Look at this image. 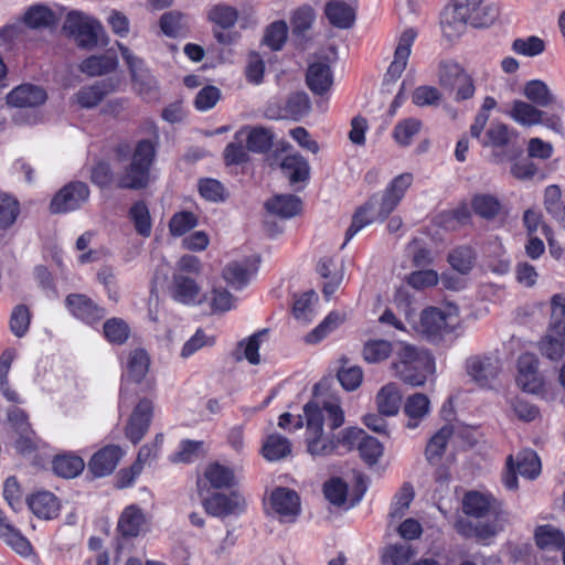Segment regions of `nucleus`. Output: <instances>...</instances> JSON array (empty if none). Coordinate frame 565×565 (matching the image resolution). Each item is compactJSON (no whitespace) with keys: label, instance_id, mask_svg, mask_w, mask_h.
<instances>
[{"label":"nucleus","instance_id":"nucleus-1","mask_svg":"<svg viewBox=\"0 0 565 565\" xmlns=\"http://www.w3.org/2000/svg\"><path fill=\"white\" fill-rule=\"evenodd\" d=\"M303 415L306 419L305 443L307 451L312 457L348 454L358 448L363 438V429L358 427H347L338 434H323L324 423L330 430H335L344 424V412L339 401H323L322 405L316 401H309L303 406Z\"/></svg>","mask_w":565,"mask_h":565},{"label":"nucleus","instance_id":"nucleus-2","mask_svg":"<svg viewBox=\"0 0 565 565\" xmlns=\"http://www.w3.org/2000/svg\"><path fill=\"white\" fill-rule=\"evenodd\" d=\"M499 502L491 493L467 491L461 500L465 516L454 522L455 531L465 539L488 540L497 534L494 522H480L490 514H498Z\"/></svg>","mask_w":565,"mask_h":565},{"label":"nucleus","instance_id":"nucleus-3","mask_svg":"<svg viewBox=\"0 0 565 565\" xmlns=\"http://www.w3.org/2000/svg\"><path fill=\"white\" fill-rule=\"evenodd\" d=\"M541 354L558 362V383L565 387V296L556 294L551 300V321L546 334L539 342Z\"/></svg>","mask_w":565,"mask_h":565},{"label":"nucleus","instance_id":"nucleus-4","mask_svg":"<svg viewBox=\"0 0 565 565\" xmlns=\"http://www.w3.org/2000/svg\"><path fill=\"white\" fill-rule=\"evenodd\" d=\"M152 139L139 140L132 152L131 160L118 175V185L124 189L139 190L149 184L150 168L156 156L159 139L157 127L151 124Z\"/></svg>","mask_w":565,"mask_h":565},{"label":"nucleus","instance_id":"nucleus-5","mask_svg":"<svg viewBox=\"0 0 565 565\" xmlns=\"http://www.w3.org/2000/svg\"><path fill=\"white\" fill-rule=\"evenodd\" d=\"M392 367L405 384L422 386L426 383L427 375L434 371L435 361L429 352L404 344L397 351Z\"/></svg>","mask_w":565,"mask_h":565},{"label":"nucleus","instance_id":"nucleus-6","mask_svg":"<svg viewBox=\"0 0 565 565\" xmlns=\"http://www.w3.org/2000/svg\"><path fill=\"white\" fill-rule=\"evenodd\" d=\"M63 30L73 36L79 47L94 49L104 35V28L99 21L79 12L67 14Z\"/></svg>","mask_w":565,"mask_h":565},{"label":"nucleus","instance_id":"nucleus-7","mask_svg":"<svg viewBox=\"0 0 565 565\" xmlns=\"http://www.w3.org/2000/svg\"><path fill=\"white\" fill-rule=\"evenodd\" d=\"M508 115L520 126L533 127L543 125L557 134H562V117L559 115L550 114L529 102L513 100Z\"/></svg>","mask_w":565,"mask_h":565},{"label":"nucleus","instance_id":"nucleus-8","mask_svg":"<svg viewBox=\"0 0 565 565\" xmlns=\"http://www.w3.org/2000/svg\"><path fill=\"white\" fill-rule=\"evenodd\" d=\"M438 82L441 87L455 90L456 102L470 99L476 92L473 78L454 61L440 62Z\"/></svg>","mask_w":565,"mask_h":565},{"label":"nucleus","instance_id":"nucleus-9","mask_svg":"<svg viewBox=\"0 0 565 565\" xmlns=\"http://www.w3.org/2000/svg\"><path fill=\"white\" fill-rule=\"evenodd\" d=\"M200 498L204 511L215 518L239 515L246 511V500L237 490H231L228 493L218 490Z\"/></svg>","mask_w":565,"mask_h":565},{"label":"nucleus","instance_id":"nucleus-10","mask_svg":"<svg viewBox=\"0 0 565 565\" xmlns=\"http://www.w3.org/2000/svg\"><path fill=\"white\" fill-rule=\"evenodd\" d=\"M64 303L73 318L94 329L100 326L107 313L105 307L98 305L85 294H70L66 296Z\"/></svg>","mask_w":565,"mask_h":565},{"label":"nucleus","instance_id":"nucleus-11","mask_svg":"<svg viewBox=\"0 0 565 565\" xmlns=\"http://www.w3.org/2000/svg\"><path fill=\"white\" fill-rule=\"evenodd\" d=\"M237 480L231 467L217 461L210 462L202 476L196 480L198 493L200 497L210 494L212 490H231L236 487Z\"/></svg>","mask_w":565,"mask_h":565},{"label":"nucleus","instance_id":"nucleus-12","mask_svg":"<svg viewBox=\"0 0 565 565\" xmlns=\"http://www.w3.org/2000/svg\"><path fill=\"white\" fill-rule=\"evenodd\" d=\"M412 182V173L397 175L382 195L372 196L367 207H360L356 212H365L367 209L377 210L379 212H392L403 199Z\"/></svg>","mask_w":565,"mask_h":565},{"label":"nucleus","instance_id":"nucleus-13","mask_svg":"<svg viewBox=\"0 0 565 565\" xmlns=\"http://www.w3.org/2000/svg\"><path fill=\"white\" fill-rule=\"evenodd\" d=\"M269 505L281 523H294L301 513L299 494L286 487H276L271 491Z\"/></svg>","mask_w":565,"mask_h":565},{"label":"nucleus","instance_id":"nucleus-14","mask_svg":"<svg viewBox=\"0 0 565 565\" xmlns=\"http://www.w3.org/2000/svg\"><path fill=\"white\" fill-rule=\"evenodd\" d=\"M122 58L127 63L135 87L140 95L151 98L157 92V81L145 66L143 61L134 55L130 50L121 43H117Z\"/></svg>","mask_w":565,"mask_h":565},{"label":"nucleus","instance_id":"nucleus-15","mask_svg":"<svg viewBox=\"0 0 565 565\" xmlns=\"http://www.w3.org/2000/svg\"><path fill=\"white\" fill-rule=\"evenodd\" d=\"M153 418V402L141 398L132 409L125 426V436L134 445L139 444L148 433Z\"/></svg>","mask_w":565,"mask_h":565},{"label":"nucleus","instance_id":"nucleus-16","mask_svg":"<svg viewBox=\"0 0 565 565\" xmlns=\"http://www.w3.org/2000/svg\"><path fill=\"white\" fill-rule=\"evenodd\" d=\"M419 330L430 342L436 343L451 333L455 327L450 315L439 308L428 307L422 311Z\"/></svg>","mask_w":565,"mask_h":565},{"label":"nucleus","instance_id":"nucleus-17","mask_svg":"<svg viewBox=\"0 0 565 565\" xmlns=\"http://www.w3.org/2000/svg\"><path fill=\"white\" fill-rule=\"evenodd\" d=\"M516 384L527 393L540 394L544 387V380L539 372V359L534 353H522L516 361Z\"/></svg>","mask_w":565,"mask_h":565},{"label":"nucleus","instance_id":"nucleus-18","mask_svg":"<svg viewBox=\"0 0 565 565\" xmlns=\"http://www.w3.org/2000/svg\"><path fill=\"white\" fill-rule=\"evenodd\" d=\"M89 190L86 183L74 181L64 185L52 199V212L79 210L88 201Z\"/></svg>","mask_w":565,"mask_h":565},{"label":"nucleus","instance_id":"nucleus-19","mask_svg":"<svg viewBox=\"0 0 565 565\" xmlns=\"http://www.w3.org/2000/svg\"><path fill=\"white\" fill-rule=\"evenodd\" d=\"M260 257L252 255L242 260L230 262L222 271L224 280L233 288L241 290L250 280V277L258 270Z\"/></svg>","mask_w":565,"mask_h":565},{"label":"nucleus","instance_id":"nucleus-20","mask_svg":"<svg viewBox=\"0 0 565 565\" xmlns=\"http://www.w3.org/2000/svg\"><path fill=\"white\" fill-rule=\"evenodd\" d=\"M0 540L22 558L36 555L30 540L11 523L2 509H0Z\"/></svg>","mask_w":565,"mask_h":565},{"label":"nucleus","instance_id":"nucleus-21","mask_svg":"<svg viewBox=\"0 0 565 565\" xmlns=\"http://www.w3.org/2000/svg\"><path fill=\"white\" fill-rule=\"evenodd\" d=\"M483 0H455L452 8L444 13L443 24L455 31H461L466 24L473 22Z\"/></svg>","mask_w":565,"mask_h":565},{"label":"nucleus","instance_id":"nucleus-22","mask_svg":"<svg viewBox=\"0 0 565 565\" xmlns=\"http://www.w3.org/2000/svg\"><path fill=\"white\" fill-rule=\"evenodd\" d=\"M30 511L40 520H54L61 512V500L51 491L40 490L25 499Z\"/></svg>","mask_w":565,"mask_h":565},{"label":"nucleus","instance_id":"nucleus-23","mask_svg":"<svg viewBox=\"0 0 565 565\" xmlns=\"http://www.w3.org/2000/svg\"><path fill=\"white\" fill-rule=\"evenodd\" d=\"M120 83L119 76H111L93 85L84 86L76 93V100L83 108H93L108 94L117 90Z\"/></svg>","mask_w":565,"mask_h":565},{"label":"nucleus","instance_id":"nucleus-24","mask_svg":"<svg viewBox=\"0 0 565 565\" xmlns=\"http://www.w3.org/2000/svg\"><path fill=\"white\" fill-rule=\"evenodd\" d=\"M500 372L499 360L490 356H472L467 360V373L480 387H490Z\"/></svg>","mask_w":565,"mask_h":565},{"label":"nucleus","instance_id":"nucleus-25","mask_svg":"<svg viewBox=\"0 0 565 565\" xmlns=\"http://www.w3.org/2000/svg\"><path fill=\"white\" fill-rule=\"evenodd\" d=\"M124 456V450L117 445H107L97 450L88 461V469L95 477L110 475Z\"/></svg>","mask_w":565,"mask_h":565},{"label":"nucleus","instance_id":"nucleus-26","mask_svg":"<svg viewBox=\"0 0 565 565\" xmlns=\"http://www.w3.org/2000/svg\"><path fill=\"white\" fill-rule=\"evenodd\" d=\"M416 36L417 33L414 29H407L401 34L394 52V58L387 68L385 81L395 82L401 77L402 73L406 68L408 57L411 55V49Z\"/></svg>","mask_w":565,"mask_h":565},{"label":"nucleus","instance_id":"nucleus-27","mask_svg":"<svg viewBox=\"0 0 565 565\" xmlns=\"http://www.w3.org/2000/svg\"><path fill=\"white\" fill-rule=\"evenodd\" d=\"M150 355L142 348L131 350L127 356L126 367L121 374L122 383L140 384L150 369Z\"/></svg>","mask_w":565,"mask_h":565},{"label":"nucleus","instance_id":"nucleus-28","mask_svg":"<svg viewBox=\"0 0 565 565\" xmlns=\"http://www.w3.org/2000/svg\"><path fill=\"white\" fill-rule=\"evenodd\" d=\"M306 82L315 94L322 95L328 92L333 84L330 62L319 58L310 63L306 74Z\"/></svg>","mask_w":565,"mask_h":565},{"label":"nucleus","instance_id":"nucleus-29","mask_svg":"<svg viewBox=\"0 0 565 565\" xmlns=\"http://www.w3.org/2000/svg\"><path fill=\"white\" fill-rule=\"evenodd\" d=\"M170 291L177 302L193 306L199 302L201 287L194 278L183 274H174Z\"/></svg>","mask_w":565,"mask_h":565},{"label":"nucleus","instance_id":"nucleus-30","mask_svg":"<svg viewBox=\"0 0 565 565\" xmlns=\"http://www.w3.org/2000/svg\"><path fill=\"white\" fill-rule=\"evenodd\" d=\"M47 96L43 88L23 84L15 87L7 96V103L14 107H36L46 100Z\"/></svg>","mask_w":565,"mask_h":565},{"label":"nucleus","instance_id":"nucleus-31","mask_svg":"<svg viewBox=\"0 0 565 565\" xmlns=\"http://www.w3.org/2000/svg\"><path fill=\"white\" fill-rule=\"evenodd\" d=\"M535 545L542 551L563 550L562 559L565 563V534L551 524L537 525L534 530Z\"/></svg>","mask_w":565,"mask_h":565},{"label":"nucleus","instance_id":"nucleus-32","mask_svg":"<svg viewBox=\"0 0 565 565\" xmlns=\"http://www.w3.org/2000/svg\"><path fill=\"white\" fill-rule=\"evenodd\" d=\"M235 140L246 141L247 150L263 153L269 150L273 143L270 130L263 127H245L235 134Z\"/></svg>","mask_w":565,"mask_h":565},{"label":"nucleus","instance_id":"nucleus-33","mask_svg":"<svg viewBox=\"0 0 565 565\" xmlns=\"http://www.w3.org/2000/svg\"><path fill=\"white\" fill-rule=\"evenodd\" d=\"M145 522L142 510L138 505L131 504L126 507L121 512L117 531L125 539L136 537L139 535Z\"/></svg>","mask_w":565,"mask_h":565},{"label":"nucleus","instance_id":"nucleus-34","mask_svg":"<svg viewBox=\"0 0 565 565\" xmlns=\"http://www.w3.org/2000/svg\"><path fill=\"white\" fill-rule=\"evenodd\" d=\"M280 169L291 185L307 182L310 175L309 163L299 153L286 156L280 162Z\"/></svg>","mask_w":565,"mask_h":565},{"label":"nucleus","instance_id":"nucleus-35","mask_svg":"<svg viewBox=\"0 0 565 565\" xmlns=\"http://www.w3.org/2000/svg\"><path fill=\"white\" fill-rule=\"evenodd\" d=\"M324 13L329 22L339 29H349L355 20L354 8L341 0H331L327 2Z\"/></svg>","mask_w":565,"mask_h":565},{"label":"nucleus","instance_id":"nucleus-36","mask_svg":"<svg viewBox=\"0 0 565 565\" xmlns=\"http://www.w3.org/2000/svg\"><path fill=\"white\" fill-rule=\"evenodd\" d=\"M118 67V58L113 54L92 55L85 58L79 71L89 77H97L110 74Z\"/></svg>","mask_w":565,"mask_h":565},{"label":"nucleus","instance_id":"nucleus-37","mask_svg":"<svg viewBox=\"0 0 565 565\" xmlns=\"http://www.w3.org/2000/svg\"><path fill=\"white\" fill-rule=\"evenodd\" d=\"M430 401L423 393L409 395L404 404V413L408 417L407 427L416 428L423 418L429 413Z\"/></svg>","mask_w":565,"mask_h":565},{"label":"nucleus","instance_id":"nucleus-38","mask_svg":"<svg viewBox=\"0 0 565 565\" xmlns=\"http://www.w3.org/2000/svg\"><path fill=\"white\" fill-rule=\"evenodd\" d=\"M523 95L529 103L534 104L540 108L551 107L557 103L556 97L548 86L540 79H532L525 83L523 87Z\"/></svg>","mask_w":565,"mask_h":565},{"label":"nucleus","instance_id":"nucleus-39","mask_svg":"<svg viewBox=\"0 0 565 565\" xmlns=\"http://www.w3.org/2000/svg\"><path fill=\"white\" fill-rule=\"evenodd\" d=\"M345 313H341L335 310L330 311L315 329L307 333L305 337L306 343L317 344L321 342L331 332L337 330L345 321Z\"/></svg>","mask_w":565,"mask_h":565},{"label":"nucleus","instance_id":"nucleus-40","mask_svg":"<svg viewBox=\"0 0 565 565\" xmlns=\"http://www.w3.org/2000/svg\"><path fill=\"white\" fill-rule=\"evenodd\" d=\"M84 460L73 454L56 455L52 460V470L58 477L72 479L81 475L84 470Z\"/></svg>","mask_w":565,"mask_h":565},{"label":"nucleus","instance_id":"nucleus-41","mask_svg":"<svg viewBox=\"0 0 565 565\" xmlns=\"http://www.w3.org/2000/svg\"><path fill=\"white\" fill-rule=\"evenodd\" d=\"M130 334V326L122 318L113 317L103 323V337L111 345H124Z\"/></svg>","mask_w":565,"mask_h":565},{"label":"nucleus","instance_id":"nucleus-42","mask_svg":"<svg viewBox=\"0 0 565 565\" xmlns=\"http://www.w3.org/2000/svg\"><path fill=\"white\" fill-rule=\"evenodd\" d=\"M402 397L394 383L384 385L376 395L379 413L384 416H394L398 413Z\"/></svg>","mask_w":565,"mask_h":565},{"label":"nucleus","instance_id":"nucleus-43","mask_svg":"<svg viewBox=\"0 0 565 565\" xmlns=\"http://www.w3.org/2000/svg\"><path fill=\"white\" fill-rule=\"evenodd\" d=\"M291 452V443L279 435H269L262 447V455L268 461H276L287 457Z\"/></svg>","mask_w":565,"mask_h":565},{"label":"nucleus","instance_id":"nucleus-44","mask_svg":"<svg viewBox=\"0 0 565 565\" xmlns=\"http://www.w3.org/2000/svg\"><path fill=\"white\" fill-rule=\"evenodd\" d=\"M23 22L31 29L51 28L56 23V15L46 6L35 4L25 11Z\"/></svg>","mask_w":565,"mask_h":565},{"label":"nucleus","instance_id":"nucleus-45","mask_svg":"<svg viewBox=\"0 0 565 565\" xmlns=\"http://www.w3.org/2000/svg\"><path fill=\"white\" fill-rule=\"evenodd\" d=\"M451 435L452 429L444 426L429 439L425 449V456L429 463L435 465L440 461Z\"/></svg>","mask_w":565,"mask_h":565},{"label":"nucleus","instance_id":"nucleus-46","mask_svg":"<svg viewBox=\"0 0 565 565\" xmlns=\"http://www.w3.org/2000/svg\"><path fill=\"white\" fill-rule=\"evenodd\" d=\"M32 312L26 305L20 303L13 307L10 319L9 329L17 338H23L30 330Z\"/></svg>","mask_w":565,"mask_h":565},{"label":"nucleus","instance_id":"nucleus-47","mask_svg":"<svg viewBox=\"0 0 565 565\" xmlns=\"http://www.w3.org/2000/svg\"><path fill=\"white\" fill-rule=\"evenodd\" d=\"M515 136L514 130L510 129L505 124L492 122L481 143L484 147L502 148L508 146Z\"/></svg>","mask_w":565,"mask_h":565},{"label":"nucleus","instance_id":"nucleus-48","mask_svg":"<svg viewBox=\"0 0 565 565\" xmlns=\"http://www.w3.org/2000/svg\"><path fill=\"white\" fill-rule=\"evenodd\" d=\"M393 353V345L386 340H369L364 343L362 354L367 363H379Z\"/></svg>","mask_w":565,"mask_h":565},{"label":"nucleus","instance_id":"nucleus-49","mask_svg":"<svg viewBox=\"0 0 565 565\" xmlns=\"http://www.w3.org/2000/svg\"><path fill=\"white\" fill-rule=\"evenodd\" d=\"M311 104L308 95L303 92L291 94L285 104V114L287 117L299 120L310 111Z\"/></svg>","mask_w":565,"mask_h":565},{"label":"nucleus","instance_id":"nucleus-50","mask_svg":"<svg viewBox=\"0 0 565 565\" xmlns=\"http://www.w3.org/2000/svg\"><path fill=\"white\" fill-rule=\"evenodd\" d=\"M288 35L287 23L282 20L270 23L263 38V43L273 51L282 49Z\"/></svg>","mask_w":565,"mask_h":565},{"label":"nucleus","instance_id":"nucleus-51","mask_svg":"<svg viewBox=\"0 0 565 565\" xmlns=\"http://www.w3.org/2000/svg\"><path fill=\"white\" fill-rule=\"evenodd\" d=\"M422 121L407 118L396 124L393 130L394 140L402 147L411 145L413 138L420 131Z\"/></svg>","mask_w":565,"mask_h":565},{"label":"nucleus","instance_id":"nucleus-52","mask_svg":"<svg viewBox=\"0 0 565 565\" xmlns=\"http://www.w3.org/2000/svg\"><path fill=\"white\" fill-rule=\"evenodd\" d=\"M516 468L522 477L533 480L541 472V460L534 450H524L518 455Z\"/></svg>","mask_w":565,"mask_h":565},{"label":"nucleus","instance_id":"nucleus-53","mask_svg":"<svg viewBox=\"0 0 565 565\" xmlns=\"http://www.w3.org/2000/svg\"><path fill=\"white\" fill-rule=\"evenodd\" d=\"M475 259V252L468 246H459L448 255L450 266L460 274H468L473 266Z\"/></svg>","mask_w":565,"mask_h":565},{"label":"nucleus","instance_id":"nucleus-54","mask_svg":"<svg viewBox=\"0 0 565 565\" xmlns=\"http://www.w3.org/2000/svg\"><path fill=\"white\" fill-rule=\"evenodd\" d=\"M358 450L362 460L372 466L375 465L383 455V445L363 430V438L359 443Z\"/></svg>","mask_w":565,"mask_h":565},{"label":"nucleus","instance_id":"nucleus-55","mask_svg":"<svg viewBox=\"0 0 565 565\" xmlns=\"http://www.w3.org/2000/svg\"><path fill=\"white\" fill-rule=\"evenodd\" d=\"M267 212H300L303 209L302 201L295 194H280L265 203Z\"/></svg>","mask_w":565,"mask_h":565},{"label":"nucleus","instance_id":"nucleus-56","mask_svg":"<svg viewBox=\"0 0 565 565\" xmlns=\"http://www.w3.org/2000/svg\"><path fill=\"white\" fill-rule=\"evenodd\" d=\"M207 18L211 22L225 30L234 26L238 19V12L231 6L216 4L210 9Z\"/></svg>","mask_w":565,"mask_h":565},{"label":"nucleus","instance_id":"nucleus-57","mask_svg":"<svg viewBox=\"0 0 565 565\" xmlns=\"http://www.w3.org/2000/svg\"><path fill=\"white\" fill-rule=\"evenodd\" d=\"M414 555L413 548L407 544H392L384 548L382 553L383 564L404 565Z\"/></svg>","mask_w":565,"mask_h":565},{"label":"nucleus","instance_id":"nucleus-58","mask_svg":"<svg viewBox=\"0 0 565 565\" xmlns=\"http://www.w3.org/2000/svg\"><path fill=\"white\" fill-rule=\"evenodd\" d=\"M316 13L311 6L299 7L291 17L292 31L297 35L306 33L315 22Z\"/></svg>","mask_w":565,"mask_h":565},{"label":"nucleus","instance_id":"nucleus-59","mask_svg":"<svg viewBox=\"0 0 565 565\" xmlns=\"http://www.w3.org/2000/svg\"><path fill=\"white\" fill-rule=\"evenodd\" d=\"M323 493L330 503L340 507L347 501L348 484L341 478H331L323 484Z\"/></svg>","mask_w":565,"mask_h":565},{"label":"nucleus","instance_id":"nucleus-60","mask_svg":"<svg viewBox=\"0 0 565 565\" xmlns=\"http://www.w3.org/2000/svg\"><path fill=\"white\" fill-rule=\"evenodd\" d=\"M512 50L520 55L524 56H536L544 52V41L539 36L519 38L512 43Z\"/></svg>","mask_w":565,"mask_h":565},{"label":"nucleus","instance_id":"nucleus-61","mask_svg":"<svg viewBox=\"0 0 565 565\" xmlns=\"http://www.w3.org/2000/svg\"><path fill=\"white\" fill-rule=\"evenodd\" d=\"M203 441L183 439L180 441L179 450L172 455V461L191 463L194 462L201 454Z\"/></svg>","mask_w":565,"mask_h":565},{"label":"nucleus","instance_id":"nucleus-62","mask_svg":"<svg viewBox=\"0 0 565 565\" xmlns=\"http://www.w3.org/2000/svg\"><path fill=\"white\" fill-rule=\"evenodd\" d=\"M3 498L14 512L22 510V488L15 476H10L6 479L3 483Z\"/></svg>","mask_w":565,"mask_h":565},{"label":"nucleus","instance_id":"nucleus-63","mask_svg":"<svg viewBox=\"0 0 565 565\" xmlns=\"http://www.w3.org/2000/svg\"><path fill=\"white\" fill-rule=\"evenodd\" d=\"M414 495L415 492L413 486L409 482H405L394 497L390 512L391 516H402L412 503Z\"/></svg>","mask_w":565,"mask_h":565},{"label":"nucleus","instance_id":"nucleus-64","mask_svg":"<svg viewBox=\"0 0 565 565\" xmlns=\"http://www.w3.org/2000/svg\"><path fill=\"white\" fill-rule=\"evenodd\" d=\"M441 99V93L434 86L423 85L415 88L413 103L418 107L436 106Z\"/></svg>","mask_w":565,"mask_h":565}]
</instances>
